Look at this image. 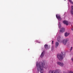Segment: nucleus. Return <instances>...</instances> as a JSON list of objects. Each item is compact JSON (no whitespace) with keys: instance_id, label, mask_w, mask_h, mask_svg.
I'll list each match as a JSON object with an SVG mask.
<instances>
[{"instance_id":"obj_1","label":"nucleus","mask_w":73,"mask_h":73,"mask_svg":"<svg viewBox=\"0 0 73 73\" xmlns=\"http://www.w3.org/2000/svg\"><path fill=\"white\" fill-rule=\"evenodd\" d=\"M65 52H61V54H58L57 55V57L59 60H62L63 59V57H65Z\"/></svg>"},{"instance_id":"obj_2","label":"nucleus","mask_w":73,"mask_h":73,"mask_svg":"<svg viewBox=\"0 0 73 73\" xmlns=\"http://www.w3.org/2000/svg\"><path fill=\"white\" fill-rule=\"evenodd\" d=\"M61 71L59 69H56L55 70H50L48 73H61Z\"/></svg>"},{"instance_id":"obj_3","label":"nucleus","mask_w":73,"mask_h":73,"mask_svg":"<svg viewBox=\"0 0 73 73\" xmlns=\"http://www.w3.org/2000/svg\"><path fill=\"white\" fill-rule=\"evenodd\" d=\"M57 64L58 65H59L60 66H62V67L64 66V64L62 62H57Z\"/></svg>"},{"instance_id":"obj_4","label":"nucleus","mask_w":73,"mask_h":73,"mask_svg":"<svg viewBox=\"0 0 73 73\" xmlns=\"http://www.w3.org/2000/svg\"><path fill=\"white\" fill-rule=\"evenodd\" d=\"M68 41V40L67 39H64L63 41L62 42L64 45H66V43Z\"/></svg>"},{"instance_id":"obj_5","label":"nucleus","mask_w":73,"mask_h":73,"mask_svg":"<svg viewBox=\"0 0 73 73\" xmlns=\"http://www.w3.org/2000/svg\"><path fill=\"white\" fill-rule=\"evenodd\" d=\"M56 17L57 19H58V20H59L60 21L61 20V17H60V15H56Z\"/></svg>"},{"instance_id":"obj_6","label":"nucleus","mask_w":73,"mask_h":73,"mask_svg":"<svg viewBox=\"0 0 73 73\" xmlns=\"http://www.w3.org/2000/svg\"><path fill=\"white\" fill-rule=\"evenodd\" d=\"M63 23L64 24H66V25H68V22L67 21H63Z\"/></svg>"},{"instance_id":"obj_7","label":"nucleus","mask_w":73,"mask_h":73,"mask_svg":"<svg viewBox=\"0 0 73 73\" xmlns=\"http://www.w3.org/2000/svg\"><path fill=\"white\" fill-rule=\"evenodd\" d=\"M64 31H65V29L64 27H63L60 30V32H64Z\"/></svg>"},{"instance_id":"obj_8","label":"nucleus","mask_w":73,"mask_h":73,"mask_svg":"<svg viewBox=\"0 0 73 73\" xmlns=\"http://www.w3.org/2000/svg\"><path fill=\"white\" fill-rule=\"evenodd\" d=\"M58 45H59V43H58V42H56L55 44V47L56 48H57V47L58 46Z\"/></svg>"},{"instance_id":"obj_9","label":"nucleus","mask_w":73,"mask_h":73,"mask_svg":"<svg viewBox=\"0 0 73 73\" xmlns=\"http://www.w3.org/2000/svg\"><path fill=\"white\" fill-rule=\"evenodd\" d=\"M72 15H73V6H71V10L70 11Z\"/></svg>"},{"instance_id":"obj_10","label":"nucleus","mask_w":73,"mask_h":73,"mask_svg":"<svg viewBox=\"0 0 73 73\" xmlns=\"http://www.w3.org/2000/svg\"><path fill=\"white\" fill-rule=\"evenodd\" d=\"M44 47L45 49H49V47H48V45L47 44H46L44 46Z\"/></svg>"},{"instance_id":"obj_11","label":"nucleus","mask_w":73,"mask_h":73,"mask_svg":"<svg viewBox=\"0 0 73 73\" xmlns=\"http://www.w3.org/2000/svg\"><path fill=\"white\" fill-rule=\"evenodd\" d=\"M69 33L66 32L64 34L65 36V37H67L68 36H69Z\"/></svg>"},{"instance_id":"obj_12","label":"nucleus","mask_w":73,"mask_h":73,"mask_svg":"<svg viewBox=\"0 0 73 73\" xmlns=\"http://www.w3.org/2000/svg\"><path fill=\"white\" fill-rule=\"evenodd\" d=\"M44 52H43L40 56V57H41V58H42V57H43V56H44Z\"/></svg>"},{"instance_id":"obj_13","label":"nucleus","mask_w":73,"mask_h":73,"mask_svg":"<svg viewBox=\"0 0 73 73\" xmlns=\"http://www.w3.org/2000/svg\"><path fill=\"white\" fill-rule=\"evenodd\" d=\"M69 1H70V3L72 4H73V2H72V1H71V0H69Z\"/></svg>"},{"instance_id":"obj_14","label":"nucleus","mask_w":73,"mask_h":73,"mask_svg":"<svg viewBox=\"0 0 73 73\" xmlns=\"http://www.w3.org/2000/svg\"><path fill=\"white\" fill-rule=\"evenodd\" d=\"M59 27L60 28H61V24H60V23H59Z\"/></svg>"},{"instance_id":"obj_15","label":"nucleus","mask_w":73,"mask_h":73,"mask_svg":"<svg viewBox=\"0 0 73 73\" xmlns=\"http://www.w3.org/2000/svg\"><path fill=\"white\" fill-rule=\"evenodd\" d=\"M71 30L72 31H73V27L72 26V28H71Z\"/></svg>"},{"instance_id":"obj_16","label":"nucleus","mask_w":73,"mask_h":73,"mask_svg":"<svg viewBox=\"0 0 73 73\" xmlns=\"http://www.w3.org/2000/svg\"><path fill=\"white\" fill-rule=\"evenodd\" d=\"M72 50V47H71V48L70 49V51H71V50Z\"/></svg>"},{"instance_id":"obj_17","label":"nucleus","mask_w":73,"mask_h":73,"mask_svg":"<svg viewBox=\"0 0 73 73\" xmlns=\"http://www.w3.org/2000/svg\"><path fill=\"white\" fill-rule=\"evenodd\" d=\"M54 42V41H52V44H53V42Z\"/></svg>"},{"instance_id":"obj_18","label":"nucleus","mask_w":73,"mask_h":73,"mask_svg":"<svg viewBox=\"0 0 73 73\" xmlns=\"http://www.w3.org/2000/svg\"><path fill=\"white\" fill-rule=\"evenodd\" d=\"M39 43H40V42H38Z\"/></svg>"},{"instance_id":"obj_19","label":"nucleus","mask_w":73,"mask_h":73,"mask_svg":"<svg viewBox=\"0 0 73 73\" xmlns=\"http://www.w3.org/2000/svg\"><path fill=\"white\" fill-rule=\"evenodd\" d=\"M64 0V1H66V0Z\"/></svg>"}]
</instances>
